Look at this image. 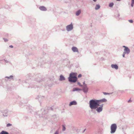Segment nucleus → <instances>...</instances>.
<instances>
[{
	"mask_svg": "<svg viewBox=\"0 0 134 134\" xmlns=\"http://www.w3.org/2000/svg\"><path fill=\"white\" fill-rule=\"evenodd\" d=\"M107 101V100L104 98L100 100H92L90 101V106L92 109H96L102 102Z\"/></svg>",
	"mask_w": 134,
	"mask_h": 134,
	"instance_id": "obj_1",
	"label": "nucleus"
},
{
	"mask_svg": "<svg viewBox=\"0 0 134 134\" xmlns=\"http://www.w3.org/2000/svg\"><path fill=\"white\" fill-rule=\"evenodd\" d=\"M76 74L75 73H71L70 74L69 77V80L70 82H75L77 80Z\"/></svg>",
	"mask_w": 134,
	"mask_h": 134,
	"instance_id": "obj_2",
	"label": "nucleus"
},
{
	"mask_svg": "<svg viewBox=\"0 0 134 134\" xmlns=\"http://www.w3.org/2000/svg\"><path fill=\"white\" fill-rule=\"evenodd\" d=\"M117 129V126L116 124H114L111 125V133H114Z\"/></svg>",
	"mask_w": 134,
	"mask_h": 134,
	"instance_id": "obj_3",
	"label": "nucleus"
},
{
	"mask_svg": "<svg viewBox=\"0 0 134 134\" xmlns=\"http://www.w3.org/2000/svg\"><path fill=\"white\" fill-rule=\"evenodd\" d=\"M100 107L98 108H97L96 110L98 112H100L103 109V104H100Z\"/></svg>",
	"mask_w": 134,
	"mask_h": 134,
	"instance_id": "obj_4",
	"label": "nucleus"
},
{
	"mask_svg": "<svg viewBox=\"0 0 134 134\" xmlns=\"http://www.w3.org/2000/svg\"><path fill=\"white\" fill-rule=\"evenodd\" d=\"M66 30L68 31H70L73 29V25L72 24L67 26L66 27Z\"/></svg>",
	"mask_w": 134,
	"mask_h": 134,
	"instance_id": "obj_5",
	"label": "nucleus"
},
{
	"mask_svg": "<svg viewBox=\"0 0 134 134\" xmlns=\"http://www.w3.org/2000/svg\"><path fill=\"white\" fill-rule=\"evenodd\" d=\"M123 47L125 48L124 49V52H125L126 53L129 54L130 52L129 49L127 47L124 46H123Z\"/></svg>",
	"mask_w": 134,
	"mask_h": 134,
	"instance_id": "obj_6",
	"label": "nucleus"
},
{
	"mask_svg": "<svg viewBox=\"0 0 134 134\" xmlns=\"http://www.w3.org/2000/svg\"><path fill=\"white\" fill-rule=\"evenodd\" d=\"M72 49L74 52H78V49L75 47H72Z\"/></svg>",
	"mask_w": 134,
	"mask_h": 134,
	"instance_id": "obj_7",
	"label": "nucleus"
},
{
	"mask_svg": "<svg viewBox=\"0 0 134 134\" xmlns=\"http://www.w3.org/2000/svg\"><path fill=\"white\" fill-rule=\"evenodd\" d=\"M39 8L40 10L42 11H46L47 10L46 8L43 6L40 7Z\"/></svg>",
	"mask_w": 134,
	"mask_h": 134,
	"instance_id": "obj_8",
	"label": "nucleus"
},
{
	"mask_svg": "<svg viewBox=\"0 0 134 134\" xmlns=\"http://www.w3.org/2000/svg\"><path fill=\"white\" fill-rule=\"evenodd\" d=\"M111 67L113 68H115L116 69H118V66L116 64H112Z\"/></svg>",
	"mask_w": 134,
	"mask_h": 134,
	"instance_id": "obj_9",
	"label": "nucleus"
},
{
	"mask_svg": "<svg viewBox=\"0 0 134 134\" xmlns=\"http://www.w3.org/2000/svg\"><path fill=\"white\" fill-rule=\"evenodd\" d=\"M76 102L75 101H73L71 102L70 103L69 105L70 106H71L72 105H76Z\"/></svg>",
	"mask_w": 134,
	"mask_h": 134,
	"instance_id": "obj_10",
	"label": "nucleus"
},
{
	"mask_svg": "<svg viewBox=\"0 0 134 134\" xmlns=\"http://www.w3.org/2000/svg\"><path fill=\"white\" fill-rule=\"evenodd\" d=\"M83 91L85 92H87L88 91V88L86 86H85L83 87Z\"/></svg>",
	"mask_w": 134,
	"mask_h": 134,
	"instance_id": "obj_11",
	"label": "nucleus"
},
{
	"mask_svg": "<svg viewBox=\"0 0 134 134\" xmlns=\"http://www.w3.org/2000/svg\"><path fill=\"white\" fill-rule=\"evenodd\" d=\"M60 81L64 80H65V78L63 76L61 75L60 76Z\"/></svg>",
	"mask_w": 134,
	"mask_h": 134,
	"instance_id": "obj_12",
	"label": "nucleus"
},
{
	"mask_svg": "<svg viewBox=\"0 0 134 134\" xmlns=\"http://www.w3.org/2000/svg\"><path fill=\"white\" fill-rule=\"evenodd\" d=\"M81 90L78 88H74L73 89L72 91H79Z\"/></svg>",
	"mask_w": 134,
	"mask_h": 134,
	"instance_id": "obj_13",
	"label": "nucleus"
},
{
	"mask_svg": "<svg viewBox=\"0 0 134 134\" xmlns=\"http://www.w3.org/2000/svg\"><path fill=\"white\" fill-rule=\"evenodd\" d=\"M0 134H9L8 132L4 131H2L0 133Z\"/></svg>",
	"mask_w": 134,
	"mask_h": 134,
	"instance_id": "obj_14",
	"label": "nucleus"
},
{
	"mask_svg": "<svg viewBox=\"0 0 134 134\" xmlns=\"http://www.w3.org/2000/svg\"><path fill=\"white\" fill-rule=\"evenodd\" d=\"M100 8V6L98 4L96 5V7L95 8V9L96 10H97L99 9Z\"/></svg>",
	"mask_w": 134,
	"mask_h": 134,
	"instance_id": "obj_15",
	"label": "nucleus"
},
{
	"mask_svg": "<svg viewBox=\"0 0 134 134\" xmlns=\"http://www.w3.org/2000/svg\"><path fill=\"white\" fill-rule=\"evenodd\" d=\"M81 12V10H79L77 11L76 13V14L77 15H79L80 14V13Z\"/></svg>",
	"mask_w": 134,
	"mask_h": 134,
	"instance_id": "obj_16",
	"label": "nucleus"
},
{
	"mask_svg": "<svg viewBox=\"0 0 134 134\" xmlns=\"http://www.w3.org/2000/svg\"><path fill=\"white\" fill-rule=\"evenodd\" d=\"M134 4V0H132L131 1V5L132 7H133Z\"/></svg>",
	"mask_w": 134,
	"mask_h": 134,
	"instance_id": "obj_17",
	"label": "nucleus"
},
{
	"mask_svg": "<svg viewBox=\"0 0 134 134\" xmlns=\"http://www.w3.org/2000/svg\"><path fill=\"white\" fill-rule=\"evenodd\" d=\"M113 5H114L113 3H110L109 4V6L110 7H113Z\"/></svg>",
	"mask_w": 134,
	"mask_h": 134,
	"instance_id": "obj_18",
	"label": "nucleus"
},
{
	"mask_svg": "<svg viewBox=\"0 0 134 134\" xmlns=\"http://www.w3.org/2000/svg\"><path fill=\"white\" fill-rule=\"evenodd\" d=\"M12 125L10 124H7V127H9Z\"/></svg>",
	"mask_w": 134,
	"mask_h": 134,
	"instance_id": "obj_19",
	"label": "nucleus"
},
{
	"mask_svg": "<svg viewBox=\"0 0 134 134\" xmlns=\"http://www.w3.org/2000/svg\"><path fill=\"white\" fill-rule=\"evenodd\" d=\"M10 77L13 78V76H10V77H6V78H7L8 79L10 78Z\"/></svg>",
	"mask_w": 134,
	"mask_h": 134,
	"instance_id": "obj_20",
	"label": "nucleus"
},
{
	"mask_svg": "<svg viewBox=\"0 0 134 134\" xmlns=\"http://www.w3.org/2000/svg\"><path fill=\"white\" fill-rule=\"evenodd\" d=\"M63 131H64L65 130V127L64 125H63Z\"/></svg>",
	"mask_w": 134,
	"mask_h": 134,
	"instance_id": "obj_21",
	"label": "nucleus"
},
{
	"mask_svg": "<svg viewBox=\"0 0 134 134\" xmlns=\"http://www.w3.org/2000/svg\"><path fill=\"white\" fill-rule=\"evenodd\" d=\"M129 21L131 23H132L133 22V21L132 20H129Z\"/></svg>",
	"mask_w": 134,
	"mask_h": 134,
	"instance_id": "obj_22",
	"label": "nucleus"
},
{
	"mask_svg": "<svg viewBox=\"0 0 134 134\" xmlns=\"http://www.w3.org/2000/svg\"><path fill=\"white\" fill-rule=\"evenodd\" d=\"M82 76V75L81 74H79L78 76V77H81Z\"/></svg>",
	"mask_w": 134,
	"mask_h": 134,
	"instance_id": "obj_23",
	"label": "nucleus"
},
{
	"mask_svg": "<svg viewBox=\"0 0 134 134\" xmlns=\"http://www.w3.org/2000/svg\"><path fill=\"white\" fill-rule=\"evenodd\" d=\"M125 54H126V53H125V52H124V53L123 54V55H122V56H123V57H125Z\"/></svg>",
	"mask_w": 134,
	"mask_h": 134,
	"instance_id": "obj_24",
	"label": "nucleus"
},
{
	"mask_svg": "<svg viewBox=\"0 0 134 134\" xmlns=\"http://www.w3.org/2000/svg\"><path fill=\"white\" fill-rule=\"evenodd\" d=\"M54 134H58V131H56Z\"/></svg>",
	"mask_w": 134,
	"mask_h": 134,
	"instance_id": "obj_25",
	"label": "nucleus"
},
{
	"mask_svg": "<svg viewBox=\"0 0 134 134\" xmlns=\"http://www.w3.org/2000/svg\"><path fill=\"white\" fill-rule=\"evenodd\" d=\"M103 93L105 95H106V94H109V93H106V92H104Z\"/></svg>",
	"mask_w": 134,
	"mask_h": 134,
	"instance_id": "obj_26",
	"label": "nucleus"
},
{
	"mask_svg": "<svg viewBox=\"0 0 134 134\" xmlns=\"http://www.w3.org/2000/svg\"><path fill=\"white\" fill-rule=\"evenodd\" d=\"M132 102V101L130 99L128 101V102L129 103Z\"/></svg>",
	"mask_w": 134,
	"mask_h": 134,
	"instance_id": "obj_27",
	"label": "nucleus"
},
{
	"mask_svg": "<svg viewBox=\"0 0 134 134\" xmlns=\"http://www.w3.org/2000/svg\"><path fill=\"white\" fill-rule=\"evenodd\" d=\"M9 47H10L12 48L13 47V46L12 45L10 46H9Z\"/></svg>",
	"mask_w": 134,
	"mask_h": 134,
	"instance_id": "obj_28",
	"label": "nucleus"
},
{
	"mask_svg": "<svg viewBox=\"0 0 134 134\" xmlns=\"http://www.w3.org/2000/svg\"><path fill=\"white\" fill-rule=\"evenodd\" d=\"M93 1L95 2L97 0H93Z\"/></svg>",
	"mask_w": 134,
	"mask_h": 134,
	"instance_id": "obj_29",
	"label": "nucleus"
},
{
	"mask_svg": "<svg viewBox=\"0 0 134 134\" xmlns=\"http://www.w3.org/2000/svg\"><path fill=\"white\" fill-rule=\"evenodd\" d=\"M117 1H120V0H116Z\"/></svg>",
	"mask_w": 134,
	"mask_h": 134,
	"instance_id": "obj_30",
	"label": "nucleus"
}]
</instances>
